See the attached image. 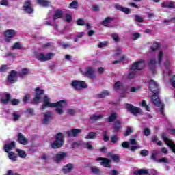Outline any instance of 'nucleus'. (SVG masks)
Listing matches in <instances>:
<instances>
[{
  "label": "nucleus",
  "mask_w": 175,
  "mask_h": 175,
  "mask_svg": "<svg viewBox=\"0 0 175 175\" xmlns=\"http://www.w3.org/2000/svg\"><path fill=\"white\" fill-rule=\"evenodd\" d=\"M111 21H113V18H110V17H107L105 18V21H103L102 22L103 25H105V27H107V25H109V24H110V23H111Z\"/></svg>",
  "instance_id": "nucleus-31"
},
{
  "label": "nucleus",
  "mask_w": 175,
  "mask_h": 175,
  "mask_svg": "<svg viewBox=\"0 0 175 175\" xmlns=\"http://www.w3.org/2000/svg\"><path fill=\"white\" fill-rule=\"evenodd\" d=\"M142 106L143 107H146V110H147V111H150V107H148V105H147V103H146L145 100L142 101Z\"/></svg>",
  "instance_id": "nucleus-49"
},
{
  "label": "nucleus",
  "mask_w": 175,
  "mask_h": 175,
  "mask_svg": "<svg viewBox=\"0 0 175 175\" xmlns=\"http://www.w3.org/2000/svg\"><path fill=\"white\" fill-rule=\"evenodd\" d=\"M68 157V154L64 152H59L55 154L54 157V161H56L57 163H59L61 161H64L65 158Z\"/></svg>",
  "instance_id": "nucleus-11"
},
{
  "label": "nucleus",
  "mask_w": 175,
  "mask_h": 175,
  "mask_svg": "<svg viewBox=\"0 0 175 175\" xmlns=\"http://www.w3.org/2000/svg\"><path fill=\"white\" fill-rule=\"evenodd\" d=\"M171 85L174 88H175V75L170 78Z\"/></svg>",
  "instance_id": "nucleus-57"
},
{
  "label": "nucleus",
  "mask_w": 175,
  "mask_h": 175,
  "mask_svg": "<svg viewBox=\"0 0 175 175\" xmlns=\"http://www.w3.org/2000/svg\"><path fill=\"white\" fill-rule=\"evenodd\" d=\"M116 118H117V113H111L108 118V121L109 122H113V121L116 120Z\"/></svg>",
  "instance_id": "nucleus-38"
},
{
  "label": "nucleus",
  "mask_w": 175,
  "mask_h": 175,
  "mask_svg": "<svg viewBox=\"0 0 175 175\" xmlns=\"http://www.w3.org/2000/svg\"><path fill=\"white\" fill-rule=\"evenodd\" d=\"M18 141L20 144H23L24 146L28 144V139L22 133L18 135Z\"/></svg>",
  "instance_id": "nucleus-18"
},
{
  "label": "nucleus",
  "mask_w": 175,
  "mask_h": 175,
  "mask_svg": "<svg viewBox=\"0 0 175 175\" xmlns=\"http://www.w3.org/2000/svg\"><path fill=\"white\" fill-rule=\"evenodd\" d=\"M71 85L73 87L74 90H76V91H79L82 88H87L88 87L83 81H73Z\"/></svg>",
  "instance_id": "nucleus-8"
},
{
  "label": "nucleus",
  "mask_w": 175,
  "mask_h": 175,
  "mask_svg": "<svg viewBox=\"0 0 175 175\" xmlns=\"http://www.w3.org/2000/svg\"><path fill=\"white\" fill-rule=\"evenodd\" d=\"M120 128H121V122H120V121H116L114 125L115 132H118Z\"/></svg>",
  "instance_id": "nucleus-37"
},
{
  "label": "nucleus",
  "mask_w": 175,
  "mask_h": 175,
  "mask_svg": "<svg viewBox=\"0 0 175 175\" xmlns=\"http://www.w3.org/2000/svg\"><path fill=\"white\" fill-rule=\"evenodd\" d=\"M146 66V63L144 60H141L139 62H137L134 63L130 70H129L128 78L130 80L136 77V70H142Z\"/></svg>",
  "instance_id": "nucleus-3"
},
{
  "label": "nucleus",
  "mask_w": 175,
  "mask_h": 175,
  "mask_svg": "<svg viewBox=\"0 0 175 175\" xmlns=\"http://www.w3.org/2000/svg\"><path fill=\"white\" fill-rule=\"evenodd\" d=\"M112 38L115 42H118V36L116 33L112 34Z\"/></svg>",
  "instance_id": "nucleus-64"
},
{
  "label": "nucleus",
  "mask_w": 175,
  "mask_h": 175,
  "mask_svg": "<svg viewBox=\"0 0 175 175\" xmlns=\"http://www.w3.org/2000/svg\"><path fill=\"white\" fill-rule=\"evenodd\" d=\"M65 139L64 138V134L59 133L55 136V140L51 144L52 148H59L64 146Z\"/></svg>",
  "instance_id": "nucleus-5"
},
{
  "label": "nucleus",
  "mask_w": 175,
  "mask_h": 175,
  "mask_svg": "<svg viewBox=\"0 0 175 175\" xmlns=\"http://www.w3.org/2000/svg\"><path fill=\"white\" fill-rule=\"evenodd\" d=\"M94 70L92 68V67H88L87 68L86 72H85V75L86 76H88V77H92V75H94Z\"/></svg>",
  "instance_id": "nucleus-28"
},
{
  "label": "nucleus",
  "mask_w": 175,
  "mask_h": 175,
  "mask_svg": "<svg viewBox=\"0 0 175 175\" xmlns=\"http://www.w3.org/2000/svg\"><path fill=\"white\" fill-rule=\"evenodd\" d=\"M104 142H109V136H107V132L105 131L103 133Z\"/></svg>",
  "instance_id": "nucleus-58"
},
{
  "label": "nucleus",
  "mask_w": 175,
  "mask_h": 175,
  "mask_svg": "<svg viewBox=\"0 0 175 175\" xmlns=\"http://www.w3.org/2000/svg\"><path fill=\"white\" fill-rule=\"evenodd\" d=\"M164 66L165 69H167L166 72H164V73H167L168 75H170V72L169 71V69L172 66V62L170 61V59L166 58L164 62Z\"/></svg>",
  "instance_id": "nucleus-20"
},
{
  "label": "nucleus",
  "mask_w": 175,
  "mask_h": 175,
  "mask_svg": "<svg viewBox=\"0 0 175 175\" xmlns=\"http://www.w3.org/2000/svg\"><path fill=\"white\" fill-rule=\"evenodd\" d=\"M51 118V113L46 112L44 115V120L43 123L45 124H49V122L50 121V119Z\"/></svg>",
  "instance_id": "nucleus-25"
},
{
  "label": "nucleus",
  "mask_w": 175,
  "mask_h": 175,
  "mask_svg": "<svg viewBox=\"0 0 175 175\" xmlns=\"http://www.w3.org/2000/svg\"><path fill=\"white\" fill-rule=\"evenodd\" d=\"M132 132H133V128L128 126L126 131H124V136H129V135L131 134Z\"/></svg>",
  "instance_id": "nucleus-36"
},
{
  "label": "nucleus",
  "mask_w": 175,
  "mask_h": 175,
  "mask_svg": "<svg viewBox=\"0 0 175 175\" xmlns=\"http://www.w3.org/2000/svg\"><path fill=\"white\" fill-rule=\"evenodd\" d=\"M17 34V31L13 29H8L4 33L3 35L5 38L6 42H9V39L12 38H14V36Z\"/></svg>",
  "instance_id": "nucleus-10"
},
{
  "label": "nucleus",
  "mask_w": 175,
  "mask_h": 175,
  "mask_svg": "<svg viewBox=\"0 0 175 175\" xmlns=\"http://www.w3.org/2000/svg\"><path fill=\"white\" fill-rule=\"evenodd\" d=\"M66 21H67L68 23H70V21H72V15H70L69 14H66Z\"/></svg>",
  "instance_id": "nucleus-52"
},
{
  "label": "nucleus",
  "mask_w": 175,
  "mask_h": 175,
  "mask_svg": "<svg viewBox=\"0 0 175 175\" xmlns=\"http://www.w3.org/2000/svg\"><path fill=\"white\" fill-rule=\"evenodd\" d=\"M107 95H109V92L107 90H104L98 94V98H106Z\"/></svg>",
  "instance_id": "nucleus-40"
},
{
  "label": "nucleus",
  "mask_w": 175,
  "mask_h": 175,
  "mask_svg": "<svg viewBox=\"0 0 175 175\" xmlns=\"http://www.w3.org/2000/svg\"><path fill=\"white\" fill-rule=\"evenodd\" d=\"M34 98L32 100V103L34 104L40 103V99H42V95L44 94V90L40 89V88H37L34 90Z\"/></svg>",
  "instance_id": "nucleus-6"
},
{
  "label": "nucleus",
  "mask_w": 175,
  "mask_h": 175,
  "mask_svg": "<svg viewBox=\"0 0 175 175\" xmlns=\"http://www.w3.org/2000/svg\"><path fill=\"white\" fill-rule=\"evenodd\" d=\"M158 152L157 151H152V156H151V158L152 159H153L154 161H157V155H158Z\"/></svg>",
  "instance_id": "nucleus-45"
},
{
  "label": "nucleus",
  "mask_w": 175,
  "mask_h": 175,
  "mask_svg": "<svg viewBox=\"0 0 175 175\" xmlns=\"http://www.w3.org/2000/svg\"><path fill=\"white\" fill-rule=\"evenodd\" d=\"M163 141L165 142V144L167 146H169V147L172 150L173 152L175 153V144L173 141L170 140L169 138L165 137V135H163Z\"/></svg>",
  "instance_id": "nucleus-14"
},
{
  "label": "nucleus",
  "mask_w": 175,
  "mask_h": 175,
  "mask_svg": "<svg viewBox=\"0 0 175 175\" xmlns=\"http://www.w3.org/2000/svg\"><path fill=\"white\" fill-rule=\"evenodd\" d=\"M82 131L80 129H72L70 131L66 132L67 136H73V137H76V136L80 135Z\"/></svg>",
  "instance_id": "nucleus-15"
},
{
  "label": "nucleus",
  "mask_w": 175,
  "mask_h": 175,
  "mask_svg": "<svg viewBox=\"0 0 175 175\" xmlns=\"http://www.w3.org/2000/svg\"><path fill=\"white\" fill-rule=\"evenodd\" d=\"M126 109L132 114H140V113H142V109L136 107L131 104H126Z\"/></svg>",
  "instance_id": "nucleus-9"
},
{
  "label": "nucleus",
  "mask_w": 175,
  "mask_h": 175,
  "mask_svg": "<svg viewBox=\"0 0 175 175\" xmlns=\"http://www.w3.org/2000/svg\"><path fill=\"white\" fill-rule=\"evenodd\" d=\"M97 134L96 133L90 132L85 137V139H96Z\"/></svg>",
  "instance_id": "nucleus-33"
},
{
  "label": "nucleus",
  "mask_w": 175,
  "mask_h": 175,
  "mask_svg": "<svg viewBox=\"0 0 175 175\" xmlns=\"http://www.w3.org/2000/svg\"><path fill=\"white\" fill-rule=\"evenodd\" d=\"M78 5H79V3H77V1H74L69 5V8L70 9H76Z\"/></svg>",
  "instance_id": "nucleus-41"
},
{
  "label": "nucleus",
  "mask_w": 175,
  "mask_h": 175,
  "mask_svg": "<svg viewBox=\"0 0 175 175\" xmlns=\"http://www.w3.org/2000/svg\"><path fill=\"white\" fill-rule=\"evenodd\" d=\"M107 44V41H105L103 42H100L98 44V47L100 49H102V47H105V46Z\"/></svg>",
  "instance_id": "nucleus-61"
},
{
  "label": "nucleus",
  "mask_w": 175,
  "mask_h": 175,
  "mask_svg": "<svg viewBox=\"0 0 175 175\" xmlns=\"http://www.w3.org/2000/svg\"><path fill=\"white\" fill-rule=\"evenodd\" d=\"M11 103H12V105H13V106H16V105H18V103H20V100H18V99H12L11 100Z\"/></svg>",
  "instance_id": "nucleus-50"
},
{
  "label": "nucleus",
  "mask_w": 175,
  "mask_h": 175,
  "mask_svg": "<svg viewBox=\"0 0 175 175\" xmlns=\"http://www.w3.org/2000/svg\"><path fill=\"white\" fill-rule=\"evenodd\" d=\"M102 118V116L100 115H93L90 118L91 122H95V121H98V120H100Z\"/></svg>",
  "instance_id": "nucleus-30"
},
{
  "label": "nucleus",
  "mask_w": 175,
  "mask_h": 175,
  "mask_svg": "<svg viewBox=\"0 0 175 175\" xmlns=\"http://www.w3.org/2000/svg\"><path fill=\"white\" fill-rule=\"evenodd\" d=\"M23 10L26 12V13H33V9L32 8V4H31L30 1H26L25 3Z\"/></svg>",
  "instance_id": "nucleus-16"
},
{
  "label": "nucleus",
  "mask_w": 175,
  "mask_h": 175,
  "mask_svg": "<svg viewBox=\"0 0 175 175\" xmlns=\"http://www.w3.org/2000/svg\"><path fill=\"white\" fill-rule=\"evenodd\" d=\"M162 8H174V2L165 1L161 3Z\"/></svg>",
  "instance_id": "nucleus-26"
},
{
  "label": "nucleus",
  "mask_w": 175,
  "mask_h": 175,
  "mask_svg": "<svg viewBox=\"0 0 175 175\" xmlns=\"http://www.w3.org/2000/svg\"><path fill=\"white\" fill-rule=\"evenodd\" d=\"M163 58V51H161L158 54V64H159V65L162 64Z\"/></svg>",
  "instance_id": "nucleus-35"
},
{
  "label": "nucleus",
  "mask_w": 175,
  "mask_h": 175,
  "mask_svg": "<svg viewBox=\"0 0 175 175\" xmlns=\"http://www.w3.org/2000/svg\"><path fill=\"white\" fill-rule=\"evenodd\" d=\"M67 105V100H60L57 103H53L50 102V99L49 98V97H47V96H45L43 100L42 109L44 110L46 107H57L56 113H57V114L62 115L64 113V109H62V108L66 107Z\"/></svg>",
  "instance_id": "nucleus-1"
},
{
  "label": "nucleus",
  "mask_w": 175,
  "mask_h": 175,
  "mask_svg": "<svg viewBox=\"0 0 175 175\" xmlns=\"http://www.w3.org/2000/svg\"><path fill=\"white\" fill-rule=\"evenodd\" d=\"M77 25H84L85 24V22L83 19H78L77 21Z\"/></svg>",
  "instance_id": "nucleus-53"
},
{
  "label": "nucleus",
  "mask_w": 175,
  "mask_h": 175,
  "mask_svg": "<svg viewBox=\"0 0 175 175\" xmlns=\"http://www.w3.org/2000/svg\"><path fill=\"white\" fill-rule=\"evenodd\" d=\"M122 146L123 148H129V142H124L122 144Z\"/></svg>",
  "instance_id": "nucleus-59"
},
{
  "label": "nucleus",
  "mask_w": 175,
  "mask_h": 175,
  "mask_svg": "<svg viewBox=\"0 0 175 175\" xmlns=\"http://www.w3.org/2000/svg\"><path fill=\"white\" fill-rule=\"evenodd\" d=\"M76 113V111L73 109H68L67 110V114H68V116H73V114H75Z\"/></svg>",
  "instance_id": "nucleus-48"
},
{
  "label": "nucleus",
  "mask_w": 175,
  "mask_h": 175,
  "mask_svg": "<svg viewBox=\"0 0 175 175\" xmlns=\"http://www.w3.org/2000/svg\"><path fill=\"white\" fill-rule=\"evenodd\" d=\"M149 90L152 92V102L155 105L159 107L161 106V100L158 97V94L159 93V88H158V84L154 81L150 80L149 81Z\"/></svg>",
  "instance_id": "nucleus-2"
},
{
  "label": "nucleus",
  "mask_w": 175,
  "mask_h": 175,
  "mask_svg": "<svg viewBox=\"0 0 175 175\" xmlns=\"http://www.w3.org/2000/svg\"><path fill=\"white\" fill-rule=\"evenodd\" d=\"M140 38V33H134L133 34V40H136L137 39H139Z\"/></svg>",
  "instance_id": "nucleus-54"
},
{
  "label": "nucleus",
  "mask_w": 175,
  "mask_h": 175,
  "mask_svg": "<svg viewBox=\"0 0 175 175\" xmlns=\"http://www.w3.org/2000/svg\"><path fill=\"white\" fill-rule=\"evenodd\" d=\"M74 165L73 164H67L66 165L64 166L62 168L63 173H70L73 170Z\"/></svg>",
  "instance_id": "nucleus-21"
},
{
  "label": "nucleus",
  "mask_w": 175,
  "mask_h": 175,
  "mask_svg": "<svg viewBox=\"0 0 175 175\" xmlns=\"http://www.w3.org/2000/svg\"><path fill=\"white\" fill-rule=\"evenodd\" d=\"M53 57H54V53H47L46 55H44L43 53H40L36 55V59H38V61H41V62L50 61V59H51Z\"/></svg>",
  "instance_id": "nucleus-7"
},
{
  "label": "nucleus",
  "mask_w": 175,
  "mask_h": 175,
  "mask_svg": "<svg viewBox=\"0 0 175 175\" xmlns=\"http://www.w3.org/2000/svg\"><path fill=\"white\" fill-rule=\"evenodd\" d=\"M21 49V44L20 43L16 42L12 46V50H20Z\"/></svg>",
  "instance_id": "nucleus-44"
},
{
  "label": "nucleus",
  "mask_w": 175,
  "mask_h": 175,
  "mask_svg": "<svg viewBox=\"0 0 175 175\" xmlns=\"http://www.w3.org/2000/svg\"><path fill=\"white\" fill-rule=\"evenodd\" d=\"M12 118L13 121H18V120H20V116L18 115V113L14 112L12 114Z\"/></svg>",
  "instance_id": "nucleus-43"
},
{
  "label": "nucleus",
  "mask_w": 175,
  "mask_h": 175,
  "mask_svg": "<svg viewBox=\"0 0 175 175\" xmlns=\"http://www.w3.org/2000/svg\"><path fill=\"white\" fill-rule=\"evenodd\" d=\"M0 5H1V6H8V5H9V2H8L7 0H2L0 2Z\"/></svg>",
  "instance_id": "nucleus-63"
},
{
  "label": "nucleus",
  "mask_w": 175,
  "mask_h": 175,
  "mask_svg": "<svg viewBox=\"0 0 175 175\" xmlns=\"http://www.w3.org/2000/svg\"><path fill=\"white\" fill-rule=\"evenodd\" d=\"M8 65H3L0 67V72H5V70H8Z\"/></svg>",
  "instance_id": "nucleus-55"
},
{
  "label": "nucleus",
  "mask_w": 175,
  "mask_h": 175,
  "mask_svg": "<svg viewBox=\"0 0 175 175\" xmlns=\"http://www.w3.org/2000/svg\"><path fill=\"white\" fill-rule=\"evenodd\" d=\"M10 98L9 93H4L1 99V103H3V105H6V103L10 102Z\"/></svg>",
  "instance_id": "nucleus-19"
},
{
  "label": "nucleus",
  "mask_w": 175,
  "mask_h": 175,
  "mask_svg": "<svg viewBox=\"0 0 175 175\" xmlns=\"http://www.w3.org/2000/svg\"><path fill=\"white\" fill-rule=\"evenodd\" d=\"M148 154L149 152L147 150H142L140 152V154L142 155V157H147Z\"/></svg>",
  "instance_id": "nucleus-51"
},
{
  "label": "nucleus",
  "mask_w": 175,
  "mask_h": 175,
  "mask_svg": "<svg viewBox=\"0 0 175 175\" xmlns=\"http://www.w3.org/2000/svg\"><path fill=\"white\" fill-rule=\"evenodd\" d=\"M38 3L44 8H47L51 5V2L49 1L48 0H38Z\"/></svg>",
  "instance_id": "nucleus-24"
},
{
  "label": "nucleus",
  "mask_w": 175,
  "mask_h": 175,
  "mask_svg": "<svg viewBox=\"0 0 175 175\" xmlns=\"http://www.w3.org/2000/svg\"><path fill=\"white\" fill-rule=\"evenodd\" d=\"M135 175L148 174V170L141 169L134 172Z\"/></svg>",
  "instance_id": "nucleus-27"
},
{
  "label": "nucleus",
  "mask_w": 175,
  "mask_h": 175,
  "mask_svg": "<svg viewBox=\"0 0 175 175\" xmlns=\"http://www.w3.org/2000/svg\"><path fill=\"white\" fill-rule=\"evenodd\" d=\"M91 170H92V172L94 173V174H100V170H99L98 168L94 167V168H92Z\"/></svg>",
  "instance_id": "nucleus-46"
},
{
  "label": "nucleus",
  "mask_w": 175,
  "mask_h": 175,
  "mask_svg": "<svg viewBox=\"0 0 175 175\" xmlns=\"http://www.w3.org/2000/svg\"><path fill=\"white\" fill-rule=\"evenodd\" d=\"M114 90L116 91H118V90H122V83H121L120 81L116 82L114 85Z\"/></svg>",
  "instance_id": "nucleus-34"
},
{
  "label": "nucleus",
  "mask_w": 175,
  "mask_h": 175,
  "mask_svg": "<svg viewBox=\"0 0 175 175\" xmlns=\"http://www.w3.org/2000/svg\"><path fill=\"white\" fill-rule=\"evenodd\" d=\"M148 66L150 70H152V73H155V68L157 66V59L155 57L150 58L148 62Z\"/></svg>",
  "instance_id": "nucleus-13"
},
{
  "label": "nucleus",
  "mask_w": 175,
  "mask_h": 175,
  "mask_svg": "<svg viewBox=\"0 0 175 175\" xmlns=\"http://www.w3.org/2000/svg\"><path fill=\"white\" fill-rule=\"evenodd\" d=\"M85 148H88V150H92V145L90 142H87L84 144Z\"/></svg>",
  "instance_id": "nucleus-47"
},
{
  "label": "nucleus",
  "mask_w": 175,
  "mask_h": 175,
  "mask_svg": "<svg viewBox=\"0 0 175 175\" xmlns=\"http://www.w3.org/2000/svg\"><path fill=\"white\" fill-rule=\"evenodd\" d=\"M92 10L93 12H99V5H94L92 6Z\"/></svg>",
  "instance_id": "nucleus-62"
},
{
  "label": "nucleus",
  "mask_w": 175,
  "mask_h": 175,
  "mask_svg": "<svg viewBox=\"0 0 175 175\" xmlns=\"http://www.w3.org/2000/svg\"><path fill=\"white\" fill-rule=\"evenodd\" d=\"M125 58H126L125 55H122V56H121L120 60L114 61L113 62V64H120V62H121V61H124Z\"/></svg>",
  "instance_id": "nucleus-56"
},
{
  "label": "nucleus",
  "mask_w": 175,
  "mask_h": 175,
  "mask_svg": "<svg viewBox=\"0 0 175 175\" xmlns=\"http://www.w3.org/2000/svg\"><path fill=\"white\" fill-rule=\"evenodd\" d=\"M159 47H160L159 44L154 42L153 45L150 47V51H155L158 50Z\"/></svg>",
  "instance_id": "nucleus-39"
},
{
  "label": "nucleus",
  "mask_w": 175,
  "mask_h": 175,
  "mask_svg": "<svg viewBox=\"0 0 175 175\" xmlns=\"http://www.w3.org/2000/svg\"><path fill=\"white\" fill-rule=\"evenodd\" d=\"M115 8L118 10H120V12H123L124 13H126V14H129V13H131V10L128 8L122 7L120 5H115Z\"/></svg>",
  "instance_id": "nucleus-22"
},
{
  "label": "nucleus",
  "mask_w": 175,
  "mask_h": 175,
  "mask_svg": "<svg viewBox=\"0 0 175 175\" xmlns=\"http://www.w3.org/2000/svg\"><path fill=\"white\" fill-rule=\"evenodd\" d=\"M97 161H101V166H104V167H110V162L111 161L109 159L107 158L100 157L97 159Z\"/></svg>",
  "instance_id": "nucleus-17"
},
{
  "label": "nucleus",
  "mask_w": 175,
  "mask_h": 175,
  "mask_svg": "<svg viewBox=\"0 0 175 175\" xmlns=\"http://www.w3.org/2000/svg\"><path fill=\"white\" fill-rule=\"evenodd\" d=\"M63 14H64V12H62V10H56L53 16V20H58V18H61Z\"/></svg>",
  "instance_id": "nucleus-23"
},
{
  "label": "nucleus",
  "mask_w": 175,
  "mask_h": 175,
  "mask_svg": "<svg viewBox=\"0 0 175 175\" xmlns=\"http://www.w3.org/2000/svg\"><path fill=\"white\" fill-rule=\"evenodd\" d=\"M150 133V129L148 128H146L144 129V134L145 136H148Z\"/></svg>",
  "instance_id": "nucleus-60"
},
{
  "label": "nucleus",
  "mask_w": 175,
  "mask_h": 175,
  "mask_svg": "<svg viewBox=\"0 0 175 175\" xmlns=\"http://www.w3.org/2000/svg\"><path fill=\"white\" fill-rule=\"evenodd\" d=\"M8 81L11 84H13L17 81V72H16V71L12 70L10 72L8 77Z\"/></svg>",
  "instance_id": "nucleus-12"
},
{
  "label": "nucleus",
  "mask_w": 175,
  "mask_h": 175,
  "mask_svg": "<svg viewBox=\"0 0 175 175\" xmlns=\"http://www.w3.org/2000/svg\"><path fill=\"white\" fill-rule=\"evenodd\" d=\"M29 73V70L27 68H23L22 69L21 72L19 74V76L21 77H24V76H27Z\"/></svg>",
  "instance_id": "nucleus-32"
},
{
  "label": "nucleus",
  "mask_w": 175,
  "mask_h": 175,
  "mask_svg": "<svg viewBox=\"0 0 175 175\" xmlns=\"http://www.w3.org/2000/svg\"><path fill=\"white\" fill-rule=\"evenodd\" d=\"M16 147V142H12L10 144H6L4 146V150L5 152H8V158L11 159V161H17V154H16L13 152H10L12 151Z\"/></svg>",
  "instance_id": "nucleus-4"
},
{
  "label": "nucleus",
  "mask_w": 175,
  "mask_h": 175,
  "mask_svg": "<svg viewBox=\"0 0 175 175\" xmlns=\"http://www.w3.org/2000/svg\"><path fill=\"white\" fill-rule=\"evenodd\" d=\"M16 152H18L20 158H25L27 157V153L24 150L16 149Z\"/></svg>",
  "instance_id": "nucleus-29"
},
{
  "label": "nucleus",
  "mask_w": 175,
  "mask_h": 175,
  "mask_svg": "<svg viewBox=\"0 0 175 175\" xmlns=\"http://www.w3.org/2000/svg\"><path fill=\"white\" fill-rule=\"evenodd\" d=\"M157 162H159L160 163H169V159H167V158L163 157L157 160Z\"/></svg>",
  "instance_id": "nucleus-42"
}]
</instances>
